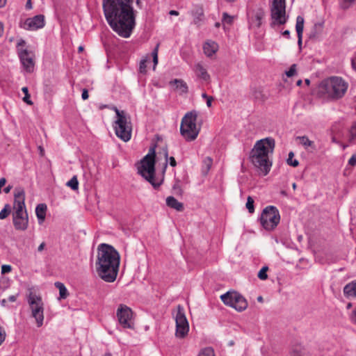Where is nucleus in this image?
<instances>
[{
    "mask_svg": "<svg viewBox=\"0 0 356 356\" xmlns=\"http://www.w3.org/2000/svg\"><path fill=\"white\" fill-rule=\"evenodd\" d=\"M245 206L249 213H253L254 212V200L252 197H248Z\"/></svg>",
    "mask_w": 356,
    "mask_h": 356,
    "instance_id": "obj_33",
    "label": "nucleus"
},
{
    "mask_svg": "<svg viewBox=\"0 0 356 356\" xmlns=\"http://www.w3.org/2000/svg\"><path fill=\"white\" fill-rule=\"evenodd\" d=\"M6 183V179L4 177L0 179V187H3Z\"/></svg>",
    "mask_w": 356,
    "mask_h": 356,
    "instance_id": "obj_55",
    "label": "nucleus"
},
{
    "mask_svg": "<svg viewBox=\"0 0 356 356\" xmlns=\"http://www.w3.org/2000/svg\"><path fill=\"white\" fill-rule=\"evenodd\" d=\"M145 68H146V60H143L140 63V72H145Z\"/></svg>",
    "mask_w": 356,
    "mask_h": 356,
    "instance_id": "obj_46",
    "label": "nucleus"
},
{
    "mask_svg": "<svg viewBox=\"0 0 356 356\" xmlns=\"http://www.w3.org/2000/svg\"><path fill=\"white\" fill-rule=\"evenodd\" d=\"M223 303L234 308L238 312L244 311L248 307V302L245 298L236 291H227L220 296Z\"/></svg>",
    "mask_w": 356,
    "mask_h": 356,
    "instance_id": "obj_10",
    "label": "nucleus"
},
{
    "mask_svg": "<svg viewBox=\"0 0 356 356\" xmlns=\"http://www.w3.org/2000/svg\"><path fill=\"white\" fill-rule=\"evenodd\" d=\"M153 63H154L153 69L155 70L156 65L158 64V57L153 58Z\"/></svg>",
    "mask_w": 356,
    "mask_h": 356,
    "instance_id": "obj_59",
    "label": "nucleus"
},
{
    "mask_svg": "<svg viewBox=\"0 0 356 356\" xmlns=\"http://www.w3.org/2000/svg\"><path fill=\"white\" fill-rule=\"evenodd\" d=\"M350 318L352 322L356 324V309L353 312V314L350 316Z\"/></svg>",
    "mask_w": 356,
    "mask_h": 356,
    "instance_id": "obj_49",
    "label": "nucleus"
},
{
    "mask_svg": "<svg viewBox=\"0 0 356 356\" xmlns=\"http://www.w3.org/2000/svg\"><path fill=\"white\" fill-rule=\"evenodd\" d=\"M159 44L155 47L152 52V58L158 57Z\"/></svg>",
    "mask_w": 356,
    "mask_h": 356,
    "instance_id": "obj_48",
    "label": "nucleus"
},
{
    "mask_svg": "<svg viewBox=\"0 0 356 356\" xmlns=\"http://www.w3.org/2000/svg\"><path fill=\"white\" fill-rule=\"evenodd\" d=\"M17 299V296H15V295H12V296H10L8 298V300L9 302H15Z\"/></svg>",
    "mask_w": 356,
    "mask_h": 356,
    "instance_id": "obj_52",
    "label": "nucleus"
},
{
    "mask_svg": "<svg viewBox=\"0 0 356 356\" xmlns=\"http://www.w3.org/2000/svg\"><path fill=\"white\" fill-rule=\"evenodd\" d=\"M120 254L111 245L101 243L97 248L96 269L98 275L105 282L115 280L120 266Z\"/></svg>",
    "mask_w": 356,
    "mask_h": 356,
    "instance_id": "obj_2",
    "label": "nucleus"
},
{
    "mask_svg": "<svg viewBox=\"0 0 356 356\" xmlns=\"http://www.w3.org/2000/svg\"><path fill=\"white\" fill-rule=\"evenodd\" d=\"M44 16L43 15H38L33 17L26 19L20 26L25 30L35 31L44 26Z\"/></svg>",
    "mask_w": 356,
    "mask_h": 356,
    "instance_id": "obj_16",
    "label": "nucleus"
},
{
    "mask_svg": "<svg viewBox=\"0 0 356 356\" xmlns=\"http://www.w3.org/2000/svg\"><path fill=\"white\" fill-rule=\"evenodd\" d=\"M47 205L45 204H39L35 208V214L40 224L42 223L45 219Z\"/></svg>",
    "mask_w": 356,
    "mask_h": 356,
    "instance_id": "obj_24",
    "label": "nucleus"
},
{
    "mask_svg": "<svg viewBox=\"0 0 356 356\" xmlns=\"http://www.w3.org/2000/svg\"><path fill=\"white\" fill-rule=\"evenodd\" d=\"M6 0H0V8L3 7L6 5Z\"/></svg>",
    "mask_w": 356,
    "mask_h": 356,
    "instance_id": "obj_61",
    "label": "nucleus"
},
{
    "mask_svg": "<svg viewBox=\"0 0 356 356\" xmlns=\"http://www.w3.org/2000/svg\"><path fill=\"white\" fill-rule=\"evenodd\" d=\"M271 17L277 24H284L286 22V0H273L271 8Z\"/></svg>",
    "mask_w": 356,
    "mask_h": 356,
    "instance_id": "obj_15",
    "label": "nucleus"
},
{
    "mask_svg": "<svg viewBox=\"0 0 356 356\" xmlns=\"http://www.w3.org/2000/svg\"><path fill=\"white\" fill-rule=\"evenodd\" d=\"M55 286L59 290L60 298L65 299L68 296V292L64 284L57 282L55 283Z\"/></svg>",
    "mask_w": 356,
    "mask_h": 356,
    "instance_id": "obj_27",
    "label": "nucleus"
},
{
    "mask_svg": "<svg viewBox=\"0 0 356 356\" xmlns=\"http://www.w3.org/2000/svg\"><path fill=\"white\" fill-rule=\"evenodd\" d=\"M26 42L21 39L17 43V49L20 62L26 72L31 73L34 70L33 54L26 49H23Z\"/></svg>",
    "mask_w": 356,
    "mask_h": 356,
    "instance_id": "obj_12",
    "label": "nucleus"
},
{
    "mask_svg": "<svg viewBox=\"0 0 356 356\" xmlns=\"http://www.w3.org/2000/svg\"><path fill=\"white\" fill-rule=\"evenodd\" d=\"M350 140L353 143H356V122L352 124L350 129Z\"/></svg>",
    "mask_w": 356,
    "mask_h": 356,
    "instance_id": "obj_34",
    "label": "nucleus"
},
{
    "mask_svg": "<svg viewBox=\"0 0 356 356\" xmlns=\"http://www.w3.org/2000/svg\"><path fill=\"white\" fill-rule=\"evenodd\" d=\"M275 145V142L273 138H266L258 140L251 151V162L263 176H266L270 170L272 163L269 160L268 155L273 153Z\"/></svg>",
    "mask_w": 356,
    "mask_h": 356,
    "instance_id": "obj_3",
    "label": "nucleus"
},
{
    "mask_svg": "<svg viewBox=\"0 0 356 356\" xmlns=\"http://www.w3.org/2000/svg\"><path fill=\"white\" fill-rule=\"evenodd\" d=\"M222 21L227 24H232L233 22V17L229 15L227 13H224L222 15Z\"/></svg>",
    "mask_w": 356,
    "mask_h": 356,
    "instance_id": "obj_40",
    "label": "nucleus"
},
{
    "mask_svg": "<svg viewBox=\"0 0 356 356\" xmlns=\"http://www.w3.org/2000/svg\"><path fill=\"white\" fill-rule=\"evenodd\" d=\"M6 339V332L3 328L0 325V345Z\"/></svg>",
    "mask_w": 356,
    "mask_h": 356,
    "instance_id": "obj_43",
    "label": "nucleus"
},
{
    "mask_svg": "<svg viewBox=\"0 0 356 356\" xmlns=\"http://www.w3.org/2000/svg\"><path fill=\"white\" fill-rule=\"evenodd\" d=\"M348 165L351 166L356 165V155H353L348 160Z\"/></svg>",
    "mask_w": 356,
    "mask_h": 356,
    "instance_id": "obj_45",
    "label": "nucleus"
},
{
    "mask_svg": "<svg viewBox=\"0 0 356 356\" xmlns=\"http://www.w3.org/2000/svg\"><path fill=\"white\" fill-rule=\"evenodd\" d=\"M198 356H216L213 348L208 347L203 349Z\"/></svg>",
    "mask_w": 356,
    "mask_h": 356,
    "instance_id": "obj_35",
    "label": "nucleus"
},
{
    "mask_svg": "<svg viewBox=\"0 0 356 356\" xmlns=\"http://www.w3.org/2000/svg\"><path fill=\"white\" fill-rule=\"evenodd\" d=\"M252 97L258 101H265L266 97L263 94L262 91L259 88H256L252 92Z\"/></svg>",
    "mask_w": 356,
    "mask_h": 356,
    "instance_id": "obj_28",
    "label": "nucleus"
},
{
    "mask_svg": "<svg viewBox=\"0 0 356 356\" xmlns=\"http://www.w3.org/2000/svg\"><path fill=\"white\" fill-rule=\"evenodd\" d=\"M28 302L32 312V316L35 318L38 327L42 326L44 320V308L42 298L31 293L28 297Z\"/></svg>",
    "mask_w": 356,
    "mask_h": 356,
    "instance_id": "obj_13",
    "label": "nucleus"
},
{
    "mask_svg": "<svg viewBox=\"0 0 356 356\" xmlns=\"http://www.w3.org/2000/svg\"><path fill=\"white\" fill-rule=\"evenodd\" d=\"M6 302H7V300L6 299H3L1 300V304L2 306H5Z\"/></svg>",
    "mask_w": 356,
    "mask_h": 356,
    "instance_id": "obj_63",
    "label": "nucleus"
},
{
    "mask_svg": "<svg viewBox=\"0 0 356 356\" xmlns=\"http://www.w3.org/2000/svg\"><path fill=\"white\" fill-rule=\"evenodd\" d=\"M113 110L115 112V119L118 118V112L120 113V115L122 116H126L127 115V113L124 111H120L119 110L117 107L115 106H113Z\"/></svg>",
    "mask_w": 356,
    "mask_h": 356,
    "instance_id": "obj_41",
    "label": "nucleus"
},
{
    "mask_svg": "<svg viewBox=\"0 0 356 356\" xmlns=\"http://www.w3.org/2000/svg\"><path fill=\"white\" fill-rule=\"evenodd\" d=\"M282 35L288 38H290V31L289 30H286L282 33Z\"/></svg>",
    "mask_w": 356,
    "mask_h": 356,
    "instance_id": "obj_56",
    "label": "nucleus"
},
{
    "mask_svg": "<svg viewBox=\"0 0 356 356\" xmlns=\"http://www.w3.org/2000/svg\"><path fill=\"white\" fill-rule=\"evenodd\" d=\"M348 87V83L341 77L330 76L319 83L317 95L327 101L337 100L344 96Z\"/></svg>",
    "mask_w": 356,
    "mask_h": 356,
    "instance_id": "obj_4",
    "label": "nucleus"
},
{
    "mask_svg": "<svg viewBox=\"0 0 356 356\" xmlns=\"http://www.w3.org/2000/svg\"><path fill=\"white\" fill-rule=\"evenodd\" d=\"M66 185L74 191L77 190L79 188V181L76 176H74L70 180H69Z\"/></svg>",
    "mask_w": 356,
    "mask_h": 356,
    "instance_id": "obj_29",
    "label": "nucleus"
},
{
    "mask_svg": "<svg viewBox=\"0 0 356 356\" xmlns=\"http://www.w3.org/2000/svg\"><path fill=\"white\" fill-rule=\"evenodd\" d=\"M11 211V207L10 204H6L3 209L0 211V219L3 220L8 217Z\"/></svg>",
    "mask_w": 356,
    "mask_h": 356,
    "instance_id": "obj_30",
    "label": "nucleus"
},
{
    "mask_svg": "<svg viewBox=\"0 0 356 356\" xmlns=\"http://www.w3.org/2000/svg\"><path fill=\"white\" fill-rule=\"evenodd\" d=\"M170 83V85L175 86V89L179 90L181 94L188 92V86L184 80L175 79L171 81Z\"/></svg>",
    "mask_w": 356,
    "mask_h": 356,
    "instance_id": "obj_23",
    "label": "nucleus"
},
{
    "mask_svg": "<svg viewBox=\"0 0 356 356\" xmlns=\"http://www.w3.org/2000/svg\"><path fill=\"white\" fill-rule=\"evenodd\" d=\"M11 188H12V186L9 185L3 189V191L5 193H8L10 191Z\"/></svg>",
    "mask_w": 356,
    "mask_h": 356,
    "instance_id": "obj_57",
    "label": "nucleus"
},
{
    "mask_svg": "<svg viewBox=\"0 0 356 356\" xmlns=\"http://www.w3.org/2000/svg\"><path fill=\"white\" fill-rule=\"evenodd\" d=\"M265 15L264 10L259 8L257 10H254L252 13V15L250 17L249 23L251 26H254L257 28L260 27L261 25V20Z\"/></svg>",
    "mask_w": 356,
    "mask_h": 356,
    "instance_id": "obj_17",
    "label": "nucleus"
},
{
    "mask_svg": "<svg viewBox=\"0 0 356 356\" xmlns=\"http://www.w3.org/2000/svg\"><path fill=\"white\" fill-rule=\"evenodd\" d=\"M343 293L348 298H356V280L347 284L344 286Z\"/></svg>",
    "mask_w": 356,
    "mask_h": 356,
    "instance_id": "obj_21",
    "label": "nucleus"
},
{
    "mask_svg": "<svg viewBox=\"0 0 356 356\" xmlns=\"http://www.w3.org/2000/svg\"><path fill=\"white\" fill-rule=\"evenodd\" d=\"M290 356H309L304 347L300 345L295 346L290 352Z\"/></svg>",
    "mask_w": 356,
    "mask_h": 356,
    "instance_id": "obj_25",
    "label": "nucleus"
},
{
    "mask_svg": "<svg viewBox=\"0 0 356 356\" xmlns=\"http://www.w3.org/2000/svg\"><path fill=\"white\" fill-rule=\"evenodd\" d=\"M134 0H102V8L106 22L119 36L128 38L136 26Z\"/></svg>",
    "mask_w": 356,
    "mask_h": 356,
    "instance_id": "obj_1",
    "label": "nucleus"
},
{
    "mask_svg": "<svg viewBox=\"0 0 356 356\" xmlns=\"http://www.w3.org/2000/svg\"><path fill=\"white\" fill-rule=\"evenodd\" d=\"M302 80H300H300H298V81L296 82V85H297L298 86H300L302 85Z\"/></svg>",
    "mask_w": 356,
    "mask_h": 356,
    "instance_id": "obj_64",
    "label": "nucleus"
},
{
    "mask_svg": "<svg viewBox=\"0 0 356 356\" xmlns=\"http://www.w3.org/2000/svg\"><path fill=\"white\" fill-rule=\"evenodd\" d=\"M25 8L26 10H31L32 9V3L31 0H27L26 3L25 5Z\"/></svg>",
    "mask_w": 356,
    "mask_h": 356,
    "instance_id": "obj_50",
    "label": "nucleus"
},
{
    "mask_svg": "<svg viewBox=\"0 0 356 356\" xmlns=\"http://www.w3.org/2000/svg\"><path fill=\"white\" fill-rule=\"evenodd\" d=\"M294 153L293 152H290L289 153V157L286 160L287 164L293 166V167H297L299 165V162L296 159H293Z\"/></svg>",
    "mask_w": 356,
    "mask_h": 356,
    "instance_id": "obj_32",
    "label": "nucleus"
},
{
    "mask_svg": "<svg viewBox=\"0 0 356 356\" xmlns=\"http://www.w3.org/2000/svg\"><path fill=\"white\" fill-rule=\"evenodd\" d=\"M268 268L267 266H264L258 273V277L261 280H265L267 279V270Z\"/></svg>",
    "mask_w": 356,
    "mask_h": 356,
    "instance_id": "obj_38",
    "label": "nucleus"
},
{
    "mask_svg": "<svg viewBox=\"0 0 356 356\" xmlns=\"http://www.w3.org/2000/svg\"><path fill=\"white\" fill-rule=\"evenodd\" d=\"M218 49V44L212 40L207 41L203 45V51L208 57H211Z\"/></svg>",
    "mask_w": 356,
    "mask_h": 356,
    "instance_id": "obj_20",
    "label": "nucleus"
},
{
    "mask_svg": "<svg viewBox=\"0 0 356 356\" xmlns=\"http://www.w3.org/2000/svg\"><path fill=\"white\" fill-rule=\"evenodd\" d=\"M204 163L207 165V170H209L212 164V159L210 157H207L204 159Z\"/></svg>",
    "mask_w": 356,
    "mask_h": 356,
    "instance_id": "obj_44",
    "label": "nucleus"
},
{
    "mask_svg": "<svg viewBox=\"0 0 356 356\" xmlns=\"http://www.w3.org/2000/svg\"><path fill=\"white\" fill-rule=\"evenodd\" d=\"M116 317L119 324L124 329L134 328L133 312L129 307L120 304L116 311Z\"/></svg>",
    "mask_w": 356,
    "mask_h": 356,
    "instance_id": "obj_14",
    "label": "nucleus"
},
{
    "mask_svg": "<svg viewBox=\"0 0 356 356\" xmlns=\"http://www.w3.org/2000/svg\"><path fill=\"white\" fill-rule=\"evenodd\" d=\"M211 96H209L207 95V93L204 92L202 94V97L204 99H207L208 98H209Z\"/></svg>",
    "mask_w": 356,
    "mask_h": 356,
    "instance_id": "obj_62",
    "label": "nucleus"
},
{
    "mask_svg": "<svg viewBox=\"0 0 356 356\" xmlns=\"http://www.w3.org/2000/svg\"><path fill=\"white\" fill-rule=\"evenodd\" d=\"M156 146L149 149L148 154L141 160L140 166L138 167V172L149 181L154 188H158L161 181H156L155 179V158Z\"/></svg>",
    "mask_w": 356,
    "mask_h": 356,
    "instance_id": "obj_6",
    "label": "nucleus"
},
{
    "mask_svg": "<svg viewBox=\"0 0 356 356\" xmlns=\"http://www.w3.org/2000/svg\"><path fill=\"white\" fill-rule=\"evenodd\" d=\"M24 201V189L16 188L14 191L13 221L15 228L17 230H25L28 227L29 218Z\"/></svg>",
    "mask_w": 356,
    "mask_h": 356,
    "instance_id": "obj_5",
    "label": "nucleus"
},
{
    "mask_svg": "<svg viewBox=\"0 0 356 356\" xmlns=\"http://www.w3.org/2000/svg\"><path fill=\"white\" fill-rule=\"evenodd\" d=\"M81 97L83 100L88 99V92L86 89H83L81 94Z\"/></svg>",
    "mask_w": 356,
    "mask_h": 356,
    "instance_id": "obj_47",
    "label": "nucleus"
},
{
    "mask_svg": "<svg viewBox=\"0 0 356 356\" xmlns=\"http://www.w3.org/2000/svg\"><path fill=\"white\" fill-rule=\"evenodd\" d=\"M22 91L24 93V97L23 98L24 102L29 105H32L33 102L30 100V95L29 94V90L27 87H23L22 88Z\"/></svg>",
    "mask_w": 356,
    "mask_h": 356,
    "instance_id": "obj_36",
    "label": "nucleus"
},
{
    "mask_svg": "<svg viewBox=\"0 0 356 356\" xmlns=\"http://www.w3.org/2000/svg\"><path fill=\"white\" fill-rule=\"evenodd\" d=\"M197 118V111H192L186 113L181 120L180 132L187 141L194 140L199 134L200 129L196 124Z\"/></svg>",
    "mask_w": 356,
    "mask_h": 356,
    "instance_id": "obj_7",
    "label": "nucleus"
},
{
    "mask_svg": "<svg viewBox=\"0 0 356 356\" xmlns=\"http://www.w3.org/2000/svg\"><path fill=\"white\" fill-rule=\"evenodd\" d=\"M169 14H170V15H179V13H178L177 10H170V11Z\"/></svg>",
    "mask_w": 356,
    "mask_h": 356,
    "instance_id": "obj_60",
    "label": "nucleus"
},
{
    "mask_svg": "<svg viewBox=\"0 0 356 356\" xmlns=\"http://www.w3.org/2000/svg\"><path fill=\"white\" fill-rule=\"evenodd\" d=\"M280 220L278 209L274 206H268L262 211L260 217V223L266 230L274 229Z\"/></svg>",
    "mask_w": 356,
    "mask_h": 356,
    "instance_id": "obj_9",
    "label": "nucleus"
},
{
    "mask_svg": "<svg viewBox=\"0 0 356 356\" xmlns=\"http://www.w3.org/2000/svg\"><path fill=\"white\" fill-rule=\"evenodd\" d=\"M298 139L300 140V143L305 146V147H312L314 145V142L310 140L308 137L304 136H299Z\"/></svg>",
    "mask_w": 356,
    "mask_h": 356,
    "instance_id": "obj_31",
    "label": "nucleus"
},
{
    "mask_svg": "<svg viewBox=\"0 0 356 356\" xmlns=\"http://www.w3.org/2000/svg\"><path fill=\"white\" fill-rule=\"evenodd\" d=\"M12 270V267L10 265H3L1 266V273L6 274L10 273Z\"/></svg>",
    "mask_w": 356,
    "mask_h": 356,
    "instance_id": "obj_42",
    "label": "nucleus"
},
{
    "mask_svg": "<svg viewBox=\"0 0 356 356\" xmlns=\"http://www.w3.org/2000/svg\"><path fill=\"white\" fill-rule=\"evenodd\" d=\"M163 156L165 158V162L163 163V172H165L168 165V161L170 162V165L172 167H175L177 165V162L173 156L168 157V152L167 148L163 149Z\"/></svg>",
    "mask_w": 356,
    "mask_h": 356,
    "instance_id": "obj_26",
    "label": "nucleus"
},
{
    "mask_svg": "<svg viewBox=\"0 0 356 356\" xmlns=\"http://www.w3.org/2000/svg\"><path fill=\"white\" fill-rule=\"evenodd\" d=\"M296 72H297V65L293 64L291 65L289 70L286 71L285 74L288 77H292L296 74Z\"/></svg>",
    "mask_w": 356,
    "mask_h": 356,
    "instance_id": "obj_37",
    "label": "nucleus"
},
{
    "mask_svg": "<svg viewBox=\"0 0 356 356\" xmlns=\"http://www.w3.org/2000/svg\"><path fill=\"white\" fill-rule=\"evenodd\" d=\"M213 99V98L212 97H210L209 98H208L207 99V106L208 107H211V103H212Z\"/></svg>",
    "mask_w": 356,
    "mask_h": 356,
    "instance_id": "obj_53",
    "label": "nucleus"
},
{
    "mask_svg": "<svg viewBox=\"0 0 356 356\" xmlns=\"http://www.w3.org/2000/svg\"><path fill=\"white\" fill-rule=\"evenodd\" d=\"M304 17L298 15L296 18V31L298 35V44L300 48L302 47V33L304 29Z\"/></svg>",
    "mask_w": 356,
    "mask_h": 356,
    "instance_id": "obj_19",
    "label": "nucleus"
},
{
    "mask_svg": "<svg viewBox=\"0 0 356 356\" xmlns=\"http://www.w3.org/2000/svg\"><path fill=\"white\" fill-rule=\"evenodd\" d=\"M351 65H352L353 69L355 71H356V58H352V60H351Z\"/></svg>",
    "mask_w": 356,
    "mask_h": 356,
    "instance_id": "obj_51",
    "label": "nucleus"
},
{
    "mask_svg": "<svg viewBox=\"0 0 356 356\" xmlns=\"http://www.w3.org/2000/svg\"><path fill=\"white\" fill-rule=\"evenodd\" d=\"M136 6H137L139 8H142V6H143V3H142L141 0H136Z\"/></svg>",
    "mask_w": 356,
    "mask_h": 356,
    "instance_id": "obj_58",
    "label": "nucleus"
},
{
    "mask_svg": "<svg viewBox=\"0 0 356 356\" xmlns=\"http://www.w3.org/2000/svg\"><path fill=\"white\" fill-rule=\"evenodd\" d=\"M113 129L116 136L124 142L129 141L131 138L132 125L129 115L122 116L118 112V118L115 120Z\"/></svg>",
    "mask_w": 356,
    "mask_h": 356,
    "instance_id": "obj_8",
    "label": "nucleus"
},
{
    "mask_svg": "<svg viewBox=\"0 0 356 356\" xmlns=\"http://www.w3.org/2000/svg\"><path fill=\"white\" fill-rule=\"evenodd\" d=\"M45 247V243L44 242H42L38 248V252H41L44 250Z\"/></svg>",
    "mask_w": 356,
    "mask_h": 356,
    "instance_id": "obj_54",
    "label": "nucleus"
},
{
    "mask_svg": "<svg viewBox=\"0 0 356 356\" xmlns=\"http://www.w3.org/2000/svg\"><path fill=\"white\" fill-rule=\"evenodd\" d=\"M194 71L196 76L202 79L205 82H209L211 76L207 72V68L200 63H198L194 66Z\"/></svg>",
    "mask_w": 356,
    "mask_h": 356,
    "instance_id": "obj_18",
    "label": "nucleus"
},
{
    "mask_svg": "<svg viewBox=\"0 0 356 356\" xmlns=\"http://www.w3.org/2000/svg\"><path fill=\"white\" fill-rule=\"evenodd\" d=\"M166 204L168 207L178 211H181L184 209V204L172 196H169L166 198Z\"/></svg>",
    "mask_w": 356,
    "mask_h": 356,
    "instance_id": "obj_22",
    "label": "nucleus"
},
{
    "mask_svg": "<svg viewBox=\"0 0 356 356\" xmlns=\"http://www.w3.org/2000/svg\"><path fill=\"white\" fill-rule=\"evenodd\" d=\"M355 0H342L341 6L343 9H347Z\"/></svg>",
    "mask_w": 356,
    "mask_h": 356,
    "instance_id": "obj_39",
    "label": "nucleus"
},
{
    "mask_svg": "<svg viewBox=\"0 0 356 356\" xmlns=\"http://www.w3.org/2000/svg\"><path fill=\"white\" fill-rule=\"evenodd\" d=\"M176 323L175 336L179 339L185 338L189 332L188 321L185 315L184 308L179 305L177 307V312L175 316Z\"/></svg>",
    "mask_w": 356,
    "mask_h": 356,
    "instance_id": "obj_11",
    "label": "nucleus"
}]
</instances>
